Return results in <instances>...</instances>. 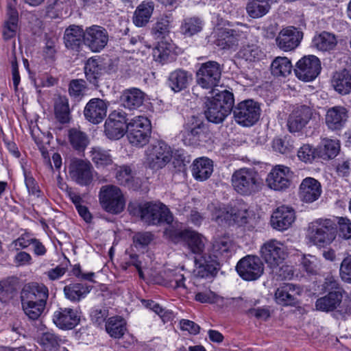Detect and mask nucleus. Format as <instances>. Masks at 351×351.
Masks as SVG:
<instances>
[{
  "label": "nucleus",
  "instance_id": "5701e85b",
  "mask_svg": "<svg viewBox=\"0 0 351 351\" xmlns=\"http://www.w3.org/2000/svg\"><path fill=\"white\" fill-rule=\"evenodd\" d=\"M204 114L208 121L219 124L223 123L230 112L208 96L204 101Z\"/></svg>",
  "mask_w": 351,
  "mask_h": 351
},
{
  "label": "nucleus",
  "instance_id": "6e6552de",
  "mask_svg": "<svg viewBox=\"0 0 351 351\" xmlns=\"http://www.w3.org/2000/svg\"><path fill=\"white\" fill-rule=\"evenodd\" d=\"M141 219L149 225L163 222L170 224L173 217L169 209L162 203L146 202L139 206Z\"/></svg>",
  "mask_w": 351,
  "mask_h": 351
},
{
  "label": "nucleus",
  "instance_id": "f8f14e48",
  "mask_svg": "<svg viewBox=\"0 0 351 351\" xmlns=\"http://www.w3.org/2000/svg\"><path fill=\"white\" fill-rule=\"evenodd\" d=\"M221 75L219 64L215 61H208L202 64L197 72V82L202 88H215L219 84Z\"/></svg>",
  "mask_w": 351,
  "mask_h": 351
},
{
  "label": "nucleus",
  "instance_id": "a878e982",
  "mask_svg": "<svg viewBox=\"0 0 351 351\" xmlns=\"http://www.w3.org/2000/svg\"><path fill=\"white\" fill-rule=\"evenodd\" d=\"M21 298L34 300L47 304L49 298V289L43 284L31 282L25 285L21 290Z\"/></svg>",
  "mask_w": 351,
  "mask_h": 351
},
{
  "label": "nucleus",
  "instance_id": "ddd939ff",
  "mask_svg": "<svg viewBox=\"0 0 351 351\" xmlns=\"http://www.w3.org/2000/svg\"><path fill=\"white\" fill-rule=\"evenodd\" d=\"M261 256L271 268L284 263L287 254L284 245L276 239L265 242L261 247Z\"/></svg>",
  "mask_w": 351,
  "mask_h": 351
},
{
  "label": "nucleus",
  "instance_id": "f03ea898",
  "mask_svg": "<svg viewBox=\"0 0 351 351\" xmlns=\"http://www.w3.org/2000/svg\"><path fill=\"white\" fill-rule=\"evenodd\" d=\"M231 183L234 191L249 196L261 191L263 182L259 173L252 168H241L232 175Z\"/></svg>",
  "mask_w": 351,
  "mask_h": 351
},
{
  "label": "nucleus",
  "instance_id": "a211bd4d",
  "mask_svg": "<svg viewBox=\"0 0 351 351\" xmlns=\"http://www.w3.org/2000/svg\"><path fill=\"white\" fill-rule=\"evenodd\" d=\"M302 37V32L293 26H289L280 31L276 38V44L280 49L291 51L299 46Z\"/></svg>",
  "mask_w": 351,
  "mask_h": 351
},
{
  "label": "nucleus",
  "instance_id": "f3484780",
  "mask_svg": "<svg viewBox=\"0 0 351 351\" xmlns=\"http://www.w3.org/2000/svg\"><path fill=\"white\" fill-rule=\"evenodd\" d=\"M314 110L307 106H298L293 110L287 120V127L290 132L301 131L313 118Z\"/></svg>",
  "mask_w": 351,
  "mask_h": 351
},
{
  "label": "nucleus",
  "instance_id": "8fccbe9b",
  "mask_svg": "<svg viewBox=\"0 0 351 351\" xmlns=\"http://www.w3.org/2000/svg\"><path fill=\"white\" fill-rule=\"evenodd\" d=\"M55 114L61 123L69 121L70 110L67 98L61 96L58 97L55 104Z\"/></svg>",
  "mask_w": 351,
  "mask_h": 351
},
{
  "label": "nucleus",
  "instance_id": "a18cd8bd",
  "mask_svg": "<svg viewBox=\"0 0 351 351\" xmlns=\"http://www.w3.org/2000/svg\"><path fill=\"white\" fill-rule=\"evenodd\" d=\"M211 98L215 99L217 104L221 105L225 109H227L228 112L231 113L233 112L234 108V94L227 89H224L221 91L215 92L214 89L210 95Z\"/></svg>",
  "mask_w": 351,
  "mask_h": 351
},
{
  "label": "nucleus",
  "instance_id": "b1692460",
  "mask_svg": "<svg viewBox=\"0 0 351 351\" xmlns=\"http://www.w3.org/2000/svg\"><path fill=\"white\" fill-rule=\"evenodd\" d=\"M53 321L61 329H72L80 322L77 311L70 308H60L53 313Z\"/></svg>",
  "mask_w": 351,
  "mask_h": 351
},
{
  "label": "nucleus",
  "instance_id": "c85d7f7f",
  "mask_svg": "<svg viewBox=\"0 0 351 351\" xmlns=\"http://www.w3.org/2000/svg\"><path fill=\"white\" fill-rule=\"evenodd\" d=\"M173 21L172 14H162L156 19L151 29V34L157 40H165L169 36Z\"/></svg>",
  "mask_w": 351,
  "mask_h": 351
},
{
  "label": "nucleus",
  "instance_id": "4468645a",
  "mask_svg": "<svg viewBox=\"0 0 351 351\" xmlns=\"http://www.w3.org/2000/svg\"><path fill=\"white\" fill-rule=\"evenodd\" d=\"M108 33L104 27L93 25L84 30V43L93 52H100L108 42Z\"/></svg>",
  "mask_w": 351,
  "mask_h": 351
},
{
  "label": "nucleus",
  "instance_id": "39448f33",
  "mask_svg": "<svg viewBox=\"0 0 351 351\" xmlns=\"http://www.w3.org/2000/svg\"><path fill=\"white\" fill-rule=\"evenodd\" d=\"M151 131V122L144 116H136L127 123L128 141L136 147H143L149 142Z\"/></svg>",
  "mask_w": 351,
  "mask_h": 351
},
{
  "label": "nucleus",
  "instance_id": "13d9d810",
  "mask_svg": "<svg viewBox=\"0 0 351 351\" xmlns=\"http://www.w3.org/2000/svg\"><path fill=\"white\" fill-rule=\"evenodd\" d=\"M299 158L305 162H311L318 157V149L313 148L308 144L302 145L298 152Z\"/></svg>",
  "mask_w": 351,
  "mask_h": 351
},
{
  "label": "nucleus",
  "instance_id": "2eb2a0df",
  "mask_svg": "<svg viewBox=\"0 0 351 351\" xmlns=\"http://www.w3.org/2000/svg\"><path fill=\"white\" fill-rule=\"evenodd\" d=\"M320 71V61L315 56L303 57L297 62L294 69L296 77L304 82L313 81L318 76Z\"/></svg>",
  "mask_w": 351,
  "mask_h": 351
},
{
  "label": "nucleus",
  "instance_id": "423d86ee",
  "mask_svg": "<svg viewBox=\"0 0 351 351\" xmlns=\"http://www.w3.org/2000/svg\"><path fill=\"white\" fill-rule=\"evenodd\" d=\"M99 204L107 213L117 215L125 208V200L121 189L114 185H105L101 187L99 193Z\"/></svg>",
  "mask_w": 351,
  "mask_h": 351
},
{
  "label": "nucleus",
  "instance_id": "72a5a7b5",
  "mask_svg": "<svg viewBox=\"0 0 351 351\" xmlns=\"http://www.w3.org/2000/svg\"><path fill=\"white\" fill-rule=\"evenodd\" d=\"M154 59L161 64L172 61L175 59V47L171 43L160 40L153 49Z\"/></svg>",
  "mask_w": 351,
  "mask_h": 351
},
{
  "label": "nucleus",
  "instance_id": "c03bdc74",
  "mask_svg": "<svg viewBox=\"0 0 351 351\" xmlns=\"http://www.w3.org/2000/svg\"><path fill=\"white\" fill-rule=\"evenodd\" d=\"M291 62L286 57H277L271 64V72L276 77H286L291 73Z\"/></svg>",
  "mask_w": 351,
  "mask_h": 351
},
{
  "label": "nucleus",
  "instance_id": "49530a36",
  "mask_svg": "<svg viewBox=\"0 0 351 351\" xmlns=\"http://www.w3.org/2000/svg\"><path fill=\"white\" fill-rule=\"evenodd\" d=\"M117 179L120 184L129 188L136 189L138 186V180L135 178L131 168L128 166H122L117 171Z\"/></svg>",
  "mask_w": 351,
  "mask_h": 351
},
{
  "label": "nucleus",
  "instance_id": "c756f323",
  "mask_svg": "<svg viewBox=\"0 0 351 351\" xmlns=\"http://www.w3.org/2000/svg\"><path fill=\"white\" fill-rule=\"evenodd\" d=\"M213 171V161L206 157L195 159L191 167L193 178L198 181H204L210 177Z\"/></svg>",
  "mask_w": 351,
  "mask_h": 351
},
{
  "label": "nucleus",
  "instance_id": "bb28decb",
  "mask_svg": "<svg viewBox=\"0 0 351 351\" xmlns=\"http://www.w3.org/2000/svg\"><path fill=\"white\" fill-rule=\"evenodd\" d=\"M344 291H330L326 295L318 298L315 302L316 309L324 312H330L340 306Z\"/></svg>",
  "mask_w": 351,
  "mask_h": 351
},
{
  "label": "nucleus",
  "instance_id": "de8ad7c7",
  "mask_svg": "<svg viewBox=\"0 0 351 351\" xmlns=\"http://www.w3.org/2000/svg\"><path fill=\"white\" fill-rule=\"evenodd\" d=\"M107 332L114 338L121 337L125 330V322L121 317H110L106 324Z\"/></svg>",
  "mask_w": 351,
  "mask_h": 351
},
{
  "label": "nucleus",
  "instance_id": "58836bf2",
  "mask_svg": "<svg viewBox=\"0 0 351 351\" xmlns=\"http://www.w3.org/2000/svg\"><path fill=\"white\" fill-rule=\"evenodd\" d=\"M90 287L82 283H73L64 287V293L68 300L79 302L90 292Z\"/></svg>",
  "mask_w": 351,
  "mask_h": 351
},
{
  "label": "nucleus",
  "instance_id": "9b49d317",
  "mask_svg": "<svg viewBox=\"0 0 351 351\" xmlns=\"http://www.w3.org/2000/svg\"><path fill=\"white\" fill-rule=\"evenodd\" d=\"M236 269L243 280H256L263 274L264 265L257 256L247 255L238 262Z\"/></svg>",
  "mask_w": 351,
  "mask_h": 351
},
{
  "label": "nucleus",
  "instance_id": "393cba45",
  "mask_svg": "<svg viewBox=\"0 0 351 351\" xmlns=\"http://www.w3.org/2000/svg\"><path fill=\"white\" fill-rule=\"evenodd\" d=\"M322 193L320 183L313 178H306L300 186V197L303 202H313L317 200Z\"/></svg>",
  "mask_w": 351,
  "mask_h": 351
},
{
  "label": "nucleus",
  "instance_id": "0e129e2a",
  "mask_svg": "<svg viewBox=\"0 0 351 351\" xmlns=\"http://www.w3.org/2000/svg\"><path fill=\"white\" fill-rule=\"evenodd\" d=\"M339 274L343 281L351 282V255L346 256L342 261Z\"/></svg>",
  "mask_w": 351,
  "mask_h": 351
},
{
  "label": "nucleus",
  "instance_id": "680f3d73",
  "mask_svg": "<svg viewBox=\"0 0 351 351\" xmlns=\"http://www.w3.org/2000/svg\"><path fill=\"white\" fill-rule=\"evenodd\" d=\"M85 74L88 79H97L100 73L101 68L96 60L90 58L86 62L85 66Z\"/></svg>",
  "mask_w": 351,
  "mask_h": 351
},
{
  "label": "nucleus",
  "instance_id": "f257e3e1",
  "mask_svg": "<svg viewBox=\"0 0 351 351\" xmlns=\"http://www.w3.org/2000/svg\"><path fill=\"white\" fill-rule=\"evenodd\" d=\"M170 237L175 243L183 241L193 254H197L195 258V269L194 276L198 278L213 277L217 272L219 263L210 255L203 254L205 248V238L198 232L190 230L171 231Z\"/></svg>",
  "mask_w": 351,
  "mask_h": 351
},
{
  "label": "nucleus",
  "instance_id": "1a4fd4ad",
  "mask_svg": "<svg viewBox=\"0 0 351 351\" xmlns=\"http://www.w3.org/2000/svg\"><path fill=\"white\" fill-rule=\"evenodd\" d=\"M146 163L152 170L165 167L172 158L171 148L164 141H156L146 149Z\"/></svg>",
  "mask_w": 351,
  "mask_h": 351
},
{
  "label": "nucleus",
  "instance_id": "e2e57ef3",
  "mask_svg": "<svg viewBox=\"0 0 351 351\" xmlns=\"http://www.w3.org/2000/svg\"><path fill=\"white\" fill-rule=\"evenodd\" d=\"M317 258L311 255H304L301 260V265L304 269L308 274H315L317 271Z\"/></svg>",
  "mask_w": 351,
  "mask_h": 351
},
{
  "label": "nucleus",
  "instance_id": "4d7b16f0",
  "mask_svg": "<svg viewBox=\"0 0 351 351\" xmlns=\"http://www.w3.org/2000/svg\"><path fill=\"white\" fill-rule=\"evenodd\" d=\"M195 300L202 303H219L223 301V298L217 295L210 289L198 291L195 296Z\"/></svg>",
  "mask_w": 351,
  "mask_h": 351
},
{
  "label": "nucleus",
  "instance_id": "37998d69",
  "mask_svg": "<svg viewBox=\"0 0 351 351\" xmlns=\"http://www.w3.org/2000/svg\"><path fill=\"white\" fill-rule=\"evenodd\" d=\"M270 9L269 0H249L246 6L248 15L258 19L265 15Z\"/></svg>",
  "mask_w": 351,
  "mask_h": 351
},
{
  "label": "nucleus",
  "instance_id": "5fc2aeb1",
  "mask_svg": "<svg viewBox=\"0 0 351 351\" xmlns=\"http://www.w3.org/2000/svg\"><path fill=\"white\" fill-rule=\"evenodd\" d=\"M333 88H351V71L343 69L336 72L332 79Z\"/></svg>",
  "mask_w": 351,
  "mask_h": 351
},
{
  "label": "nucleus",
  "instance_id": "2f4dec72",
  "mask_svg": "<svg viewBox=\"0 0 351 351\" xmlns=\"http://www.w3.org/2000/svg\"><path fill=\"white\" fill-rule=\"evenodd\" d=\"M145 94L141 89H125L120 97L121 105L130 110L136 109L144 102Z\"/></svg>",
  "mask_w": 351,
  "mask_h": 351
},
{
  "label": "nucleus",
  "instance_id": "7ed1b4c3",
  "mask_svg": "<svg viewBox=\"0 0 351 351\" xmlns=\"http://www.w3.org/2000/svg\"><path fill=\"white\" fill-rule=\"evenodd\" d=\"M336 223L330 219H319L310 223L306 237L309 242L318 247H324L335 239Z\"/></svg>",
  "mask_w": 351,
  "mask_h": 351
},
{
  "label": "nucleus",
  "instance_id": "cd10ccee",
  "mask_svg": "<svg viewBox=\"0 0 351 351\" xmlns=\"http://www.w3.org/2000/svg\"><path fill=\"white\" fill-rule=\"evenodd\" d=\"M348 119L346 109L341 106H335L328 110L326 114V123L332 130H341Z\"/></svg>",
  "mask_w": 351,
  "mask_h": 351
},
{
  "label": "nucleus",
  "instance_id": "864d4df0",
  "mask_svg": "<svg viewBox=\"0 0 351 351\" xmlns=\"http://www.w3.org/2000/svg\"><path fill=\"white\" fill-rule=\"evenodd\" d=\"M232 245V241L228 237H222L215 239L212 243V250L215 254L213 258L217 260V256L228 253Z\"/></svg>",
  "mask_w": 351,
  "mask_h": 351
},
{
  "label": "nucleus",
  "instance_id": "dca6fc26",
  "mask_svg": "<svg viewBox=\"0 0 351 351\" xmlns=\"http://www.w3.org/2000/svg\"><path fill=\"white\" fill-rule=\"evenodd\" d=\"M92 165L90 162L79 158H73L69 165V174L76 183L85 186L93 180Z\"/></svg>",
  "mask_w": 351,
  "mask_h": 351
},
{
  "label": "nucleus",
  "instance_id": "ea45409f",
  "mask_svg": "<svg viewBox=\"0 0 351 351\" xmlns=\"http://www.w3.org/2000/svg\"><path fill=\"white\" fill-rule=\"evenodd\" d=\"M317 149L318 158L324 160L332 159L339 154L340 145L338 141L325 138L322 140Z\"/></svg>",
  "mask_w": 351,
  "mask_h": 351
},
{
  "label": "nucleus",
  "instance_id": "7c9ffc66",
  "mask_svg": "<svg viewBox=\"0 0 351 351\" xmlns=\"http://www.w3.org/2000/svg\"><path fill=\"white\" fill-rule=\"evenodd\" d=\"M84 31L77 25H71L66 29L64 41L66 48L79 51L84 42Z\"/></svg>",
  "mask_w": 351,
  "mask_h": 351
},
{
  "label": "nucleus",
  "instance_id": "a19ab883",
  "mask_svg": "<svg viewBox=\"0 0 351 351\" xmlns=\"http://www.w3.org/2000/svg\"><path fill=\"white\" fill-rule=\"evenodd\" d=\"M23 310L25 314L32 320L37 319L44 311L46 304L34 300L21 298Z\"/></svg>",
  "mask_w": 351,
  "mask_h": 351
},
{
  "label": "nucleus",
  "instance_id": "6ab92c4d",
  "mask_svg": "<svg viewBox=\"0 0 351 351\" xmlns=\"http://www.w3.org/2000/svg\"><path fill=\"white\" fill-rule=\"evenodd\" d=\"M291 175V171L289 167L277 165L268 173L266 183L271 189L283 191L289 186Z\"/></svg>",
  "mask_w": 351,
  "mask_h": 351
},
{
  "label": "nucleus",
  "instance_id": "c9c22d12",
  "mask_svg": "<svg viewBox=\"0 0 351 351\" xmlns=\"http://www.w3.org/2000/svg\"><path fill=\"white\" fill-rule=\"evenodd\" d=\"M193 80L192 73L182 69L172 71L168 77L171 88H187L191 86Z\"/></svg>",
  "mask_w": 351,
  "mask_h": 351
},
{
  "label": "nucleus",
  "instance_id": "4c0bfd02",
  "mask_svg": "<svg viewBox=\"0 0 351 351\" xmlns=\"http://www.w3.org/2000/svg\"><path fill=\"white\" fill-rule=\"evenodd\" d=\"M229 221H233L239 225H243L248 222L251 213L248 206L242 202H237L234 206L229 208Z\"/></svg>",
  "mask_w": 351,
  "mask_h": 351
},
{
  "label": "nucleus",
  "instance_id": "4be33fe9",
  "mask_svg": "<svg viewBox=\"0 0 351 351\" xmlns=\"http://www.w3.org/2000/svg\"><path fill=\"white\" fill-rule=\"evenodd\" d=\"M106 103L104 100L98 98L90 99L84 110L86 119L93 124L101 123L106 116Z\"/></svg>",
  "mask_w": 351,
  "mask_h": 351
},
{
  "label": "nucleus",
  "instance_id": "052dcab7",
  "mask_svg": "<svg viewBox=\"0 0 351 351\" xmlns=\"http://www.w3.org/2000/svg\"><path fill=\"white\" fill-rule=\"evenodd\" d=\"M16 288L8 280H3L0 282V300L6 302L14 297Z\"/></svg>",
  "mask_w": 351,
  "mask_h": 351
},
{
  "label": "nucleus",
  "instance_id": "09e8293b",
  "mask_svg": "<svg viewBox=\"0 0 351 351\" xmlns=\"http://www.w3.org/2000/svg\"><path fill=\"white\" fill-rule=\"evenodd\" d=\"M90 154L91 160L97 167H104L112 163L111 156L107 151L100 147H93Z\"/></svg>",
  "mask_w": 351,
  "mask_h": 351
},
{
  "label": "nucleus",
  "instance_id": "9d476101",
  "mask_svg": "<svg viewBox=\"0 0 351 351\" xmlns=\"http://www.w3.org/2000/svg\"><path fill=\"white\" fill-rule=\"evenodd\" d=\"M129 119L123 110H114L110 113L105 121L104 133L111 140H117L124 136L127 131Z\"/></svg>",
  "mask_w": 351,
  "mask_h": 351
},
{
  "label": "nucleus",
  "instance_id": "774afa93",
  "mask_svg": "<svg viewBox=\"0 0 351 351\" xmlns=\"http://www.w3.org/2000/svg\"><path fill=\"white\" fill-rule=\"evenodd\" d=\"M339 224V234L341 237L348 239L351 237V222L347 218L340 217Z\"/></svg>",
  "mask_w": 351,
  "mask_h": 351
},
{
  "label": "nucleus",
  "instance_id": "6e6d98bb",
  "mask_svg": "<svg viewBox=\"0 0 351 351\" xmlns=\"http://www.w3.org/2000/svg\"><path fill=\"white\" fill-rule=\"evenodd\" d=\"M272 274L277 280H290L294 276V271L292 266L285 265L284 263L279 266H274L270 268Z\"/></svg>",
  "mask_w": 351,
  "mask_h": 351
},
{
  "label": "nucleus",
  "instance_id": "603ef678",
  "mask_svg": "<svg viewBox=\"0 0 351 351\" xmlns=\"http://www.w3.org/2000/svg\"><path fill=\"white\" fill-rule=\"evenodd\" d=\"M60 339L54 333L44 332L40 338V344L44 351H57L60 347Z\"/></svg>",
  "mask_w": 351,
  "mask_h": 351
},
{
  "label": "nucleus",
  "instance_id": "473e14b6",
  "mask_svg": "<svg viewBox=\"0 0 351 351\" xmlns=\"http://www.w3.org/2000/svg\"><path fill=\"white\" fill-rule=\"evenodd\" d=\"M337 43V38L334 34L324 31L313 37L312 45L320 51L330 52L335 49Z\"/></svg>",
  "mask_w": 351,
  "mask_h": 351
},
{
  "label": "nucleus",
  "instance_id": "338daca9",
  "mask_svg": "<svg viewBox=\"0 0 351 351\" xmlns=\"http://www.w3.org/2000/svg\"><path fill=\"white\" fill-rule=\"evenodd\" d=\"M212 210V219L215 221L220 223L223 221H229V208L209 206Z\"/></svg>",
  "mask_w": 351,
  "mask_h": 351
},
{
  "label": "nucleus",
  "instance_id": "f704fd0d",
  "mask_svg": "<svg viewBox=\"0 0 351 351\" xmlns=\"http://www.w3.org/2000/svg\"><path fill=\"white\" fill-rule=\"evenodd\" d=\"M154 4L153 2H142L136 9L133 23L137 27L145 26L153 14Z\"/></svg>",
  "mask_w": 351,
  "mask_h": 351
},
{
  "label": "nucleus",
  "instance_id": "3c124183",
  "mask_svg": "<svg viewBox=\"0 0 351 351\" xmlns=\"http://www.w3.org/2000/svg\"><path fill=\"white\" fill-rule=\"evenodd\" d=\"M180 29L184 35L191 36L202 30V22L197 18H187L183 21Z\"/></svg>",
  "mask_w": 351,
  "mask_h": 351
},
{
  "label": "nucleus",
  "instance_id": "aec40b11",
  "mask_svg": "<svg viewBox=\"0 0 351 351\" xmlns=\"http://www.w3.org/2000/svg\"><path fill=\"white\" fill-rule=\"evenodd\" d=\"M300 293L299 287L291 283H284L276 289L274 298L278 304L295 306L298 303V297Z\"/></svg>",
  "mask_w": 351,
  "mask_h": 351
},
{
  "label": "nucleus",
  "instance_id": "e433bc0d",
  "mask_svg": "<svg viewBox=\"0 0 351 351\" xmlns=\"http://www.w3.org/2000/svg\"><path fill=\"white\" fill-rule=\"evenodd\" d=\"M256 43V40L253 42L250 39L245 43L241 45V48L237 53L238 57L248 62L260 60L263 57V53Z\"/></svg>",
  "mask_w": 351,
  "mask_h": 351
},
{
  "label": "nucleus",
  "instance_id": "69168bd1",
  "mask_svg": "<svg viewBox=\"0 0 351 351\" xmlns=\"http://www.w3.org/2000/svg\"><path fill=\"white\" fill-rule=\"evenodd\" d=\"M108 316V310L106 307H97L94 308L90 313L92 322L99 326L102 324Z\"/></svg>",
  "mask_w": 351,
  "mask_h": 351
},
{
  "label": "nucleus",
  "instance_id": "79ce46f5",
  "mask_svg": "<svg viewBox=\"0 0 351 351\" xmlns=\"http://www.w3.org/2000/svg\"><path fill=\"white\" fill-rule=\"evenodd\" d=\"M68 138L72 148L80 152L84 151L89 143L87 134L76 128L69 130Z\"/></svg>",
  "mask_w": 351,
  "mask_h": 351
},
{
  "label": "nucleus",
  "instance_id": "0eeeda50",
  "mask_svg": "<svg viewBox=\"0 0 351 351\" xmlns=\"http://www.w3.org/2000/svg\"><path fill=\"white\" fill-rule=\"evenodd\" d=\"M232 113L237 124L248 128L254 125L258 121L261 108L259 103L254 99H245L234 106Z\"/></svg>",
  "mask_w": 351,
  "mask_h": 351
},
{
  "label": "nucleus",
  "instance_id": "bf43d9fd",
  "mask_svg": "<svg viewBox=\"0 0 351 351\" xmlns=\"http://www.w3.org/2000/svg\"><path fill=\"white\" fill-rule=\"evenodd\" d=\"M154 235L150 232H138L133 237V243L136 247H145L154 240Z\"/></svg>",
  "mask_w": 351,
  "mask_h": 351
},
{
  "label": "nucleus",
  "instance_id": "412c9836",
  "mask_svg": "<svg viewBox=\"0 0 351 351\" xmlns=\"http://www.w3.org/2000/svg\"><path fill=\"white\" fill-rule=\"evenodd\" d=\"M295 219L294 210L290 207L282 206L273 212L271 217V225L278 230H285L291 226Z\"/></svg>",
  "mask_w": 351,
  "mask_h": 351
},
{
  "label": "nucleus",
  "instance_id": "20e7f679",
  "mask_svg": "<svg viewBox=\"0 0 351 351\" xmlns=\"http://www.w3.org/2000/svg\"><path fill=\"white\" fill-rule=\"evenodd\" d=\"M216 45L223 49H235L245 43L252 37L246 24L237 23L233 28H217Z\"/></svg>",
  "mask_w": 351,
  "mask_h": 351
}]
</instances>
